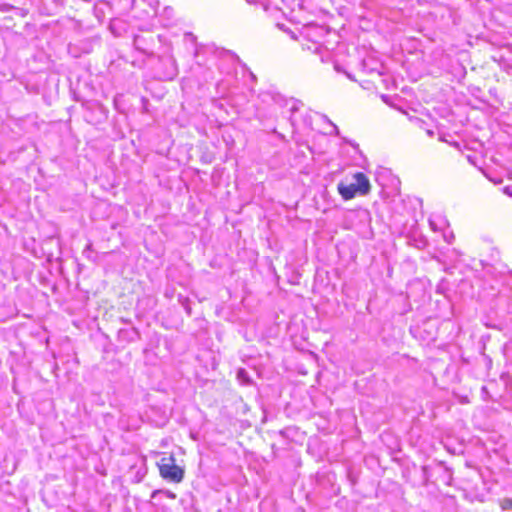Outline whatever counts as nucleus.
I'll list each match as a JSON object with an SVG mask.
<instances>
[{"label": "nucleus", "instance_id": "nucleus-13", "mask_svg": "<svg viewBox=\"0 0 512 512\" xmlns=\"http://www.w3.org/2000/svg\"><path fill=\"white\" fill-rule=\"evenodd\" d=\"M454 238L453 234H451L450 236H445V239L448 243H451L452 242V239Z\"/></svg>", "mask_w": 512, "mask_h": 512}, {"label": "nucleus", "instance_id": "nucleus-3", "mask_svg": "<svg viewBox=\"0 0 512 512\" xmlns=\"http://www.w3.org/2000/svg\"><path fill=\"white\" fill-rule=\"evenodd\" d=\"M338 192L345 200L354 198L358 193L354 183L346 185L343 182L338 184Z\"/></svg>", "mask_w": 512, "mask_h": 512}, {"label": "nucleus", "instance_id": "nucleus-1", "mask_svg": "<svg viewBox=\"0 0 512 512\" xmlns=\"http://www.w3.org/2000/svg\"><path fill=\"white\" fill-rule=\"evenodd\" d=\"M162 478L169 482L180 483L184 478V469L176 465L173 455L163 457L158 463Z\"/></svg>", "mask_w": 512, "mask_h": 512}, {"label": "nucleus", "instance_id": "nucleus-8", "mask_svg": "<svg viewBox=\"0 0 512 512\" xmlns=\"http://www.w3.org/2000/svg\"><path fill=\"white\" fill-rule=\"evenodd\" d=\"M157 493L164 494L166 497H168L170 499H175L176 498L175 493L171 492L170 490H158V491L154 492V495L157 494Z\"/></svg>", "mask_w": 512, "mask_h": 512}, {"label": "nucleus", "instance_id": "nucleus-2", "mask_svg": "<svg viewBox=\"0 0 512 512\" xmlns=\"http://www.w3.org/2000/svg\"><path fill=\"white\" fill-rule=\"evenodd\" d=\"M354 184L359 194L366 195L370 192V182L367 176L362 172L354 174Z\"/></svg>", "mask_w": 512, "mask_h": 512}, {"label": "nucleus", "instance_id": "nucleus-10", "mask_svg": "<svg viewBox=\"0 0 512 512\" xmlns=\"http://www.w3.org/2000/svg\"><path fill=\"white\" fill-rule=\"evenodd\" d=\"M323 118L332 126L335 133L338 134L339 133L338 127L334 123H332L326 116H323Z\"/></svg>", "mask_w": 512, "mask_h": 512}, {"label": "nucleus", "instance_id": "nucleus-7", "mask_svg": "<svg viewBox=\"0 0 512 512\" xmlns=\"http://www.w3.org/2000/svg\"><path fill=\"white\" fill-rule=\"evenodd\" d=\"M237 378L240 380L243 384H248L250 379L248 377V373L245 369H239L237 371Z\"/></svg>", "mask_w": 512, "mask_h": 512}, {"label": "nucleus", "instance_id": "nucleus-15", "mask_svg": "<svg viewBox=\"0 0 512 512\" xmlns=\"http://www.w3.org/2000/svg\"><path fill=\"white\" fill-rule=\"evenodd\" d=\"M98 11H99V8H98V6H96V7H95V12H96L97 17H99V15H98Z\"/></svg>", "mask_w": 512, "mask_h": 512}, {"label": "nucleus", "instance_id": "nucleus-16", "mask_svg": "<svg viewBox=\"0 0 512 512\" xmlns=\"http://www.w3.org/2000/svg\"><path fill=\"white\" fill-rule=\"evenodd\" d=\"M428 134H429L430 136H432V135H433V132L429 130V131H428Z\"/></svg>", "mask_w": 512, "mask_h": 512}, {"label": "nucleus", "instance_id": "nucleus-12", "mask_svg": "<svg viewBox=\"0 0 512 512\" xmlns=\"http://www.w3.org/2000/svg\"><path fill=\"white\" fill-rule=\"evenodd\" d=\"M429 223H430V226L432 227L433 230L436 231L438 229V227L436 226V223H435V221L433 219H430Z\"/></svg>", "mask_w": 512, "mask_h": 512}, {"label": "nucleus", "instance_id": "nucleus-11", "mask_svg": "<svg viewBox=\"0 0 512 512\" xmlns=\"http://www.w3.org/2000/svg\"><path fill=\"white\" fill-rule=\"evenodd\" d=\"M149 6L153 9L154 12H156V9H157V6H158V1L157 0H150L149 1Z\"/></svg>", "mask_w": 512, "mask_h": 512}, {"label": "nucleus", "instance_id": "nucleus-6", "mask_svg": "<svg viewBox=\"0 0 512 512\" xmlns=\"http://www.w3.org/2000/svg\"><path fill=\"white\" fill-rule=\"evenodd\" d=\"M145 43L146 41L142 36L134 37L133 45L135 49H137L145 55H150L152 52L147 47H145Z\"/></svg>", "mask_w": 512, "mask_h": 512}, {"label": "nucleus", "instance_id": "nucleus-5", "mask_svg": "<svg viewBox=\"0 0 512 512\" xmlns=\"http://www.w3.org/2000/svg\"><path fill=\"white\" fill-rule=\"evenodd\" d=\"M135 5V0H116L112 6L116 7L119 10V13H128L131 9H133Z\"/></svg>", "mask_w": 512, "mask_h": 512}, {"label": "nucleus", "instance_id": "nucleus-4", "mask_svg": "<svg viewBox=\"0 0 512 512\" xmlns=\"http://www.w3.org/2000/svg\"><path fill=\"white\" fill-rule=\"evenodd\" d=\"M165 62L168 64L169 68L164 73L163 77L165 79L172 80L178 74L176 61L172 56H169L165 59Z\"/></svg>", "mask_w": 512, "mask_h": 512}, {"label": "nucleus", "instance_id": "nucleus-9", "mask_svg": "<svg viewBox=\"0 0 512 512\" xmlns=\"http://www.w3.org/2000/svg\"><path fill=\"white\" fill-rule=\"evenodd\" d=\"M502 508L504 510L506 509H511L512 508V499L510 498H506L502 501V504H501Z\"/></svg>", "mask_w": 512, "mask_h": 512}, {"label": "nucleus", "instance_id": "nucleus-14", "mask_svg": "<svg viewBox=\"0 0 512 512\" xmlns=\"http://www.w3.org/2000/svg\"><path fill=\"white\" fill-rule=\"evenodd\" d=\"M297 109H298V107L296 106V104H294V105L291 107V109H290V110H291V112H292V114H293L295 111H297Z\"/></svg>", "mask_w": 512, "mask_h": 512}]
</instances>
